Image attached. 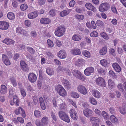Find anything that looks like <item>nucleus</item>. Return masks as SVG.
<instances>
[{
  "label": "nucleus",
  "instance_id": "1",
  "mask_svg": "<svg viewBox=\"0 0 126 126\" xmlns=\"http://www.w3.org/2000/svg\"><path fill=\"white\" fill-rule=\"evenodd\" d=\"M66 31V28L63 25H59L56 28L54 32L55 35L58 37L63 36Z\"/></svg>",
  "mask_w": 126,
  "mask_h": 126
},
{
  "label": "nucleus",
  "instance_id": "2",
  "mask_svg": "<svg viewBox=\"0 0 126 126\" xmlns=\"http://www.w3.org/2000/svg\"><path fill=\"white\" fill-rule=\"evenodd\" d=\"M48 119L47 117L44 116L41 120V122L38 120L35 121V124L37 126H47V125Z\"/></svg>",
  "mask_w": 126,
  "mask_h": 126
},
{
  "label": "nucleus",
  "instance_id": "3",
  "mask_svg": "<svg viewBox=\"0 0 126 126\" xmlns=\"http://www.w3.org/2000/svg\"><path fill=\"white\" fill-rule=\"evenodd\" d=\"M58 115L60 118L64 121L67 123H69L70 122V120L68 114L65 112L60 111L59 112Z\"/></svg>",
  "mask_w": 126,
  "mask_h": 126
},
{
  "label": "nucleus",
  "instance_id": "4",
  "mask_svg": "<svg viewBox=\"0 0 126 126\" xmlns=\"http://www.w3.org/2000/svg\"><path fill=\"white\" fill-rule=\"evenodd\" d=\"M55 90L60 95L63 97L66 96V91L62 86L58 85L56 87Z\"/></svg>",
  "mask_w": 126,
  "mask_h": 126
},
{
  "label": "nucleus",
  "instance_id": "5",
  "mask_svg": "<svg viewBox=\"0 0 126 126\" xmlns=\"http://www.w3.org/2000/svg\"><path fill=\"white\" fill-rule=\"evenodd\" d=\"M72 73L74 77L80 80L84 81L86 79V77L79 70L76 69L73 70Z\"/></svg>",
  "mask_w": 126,
  "mask_h": 126
},
{
  "label": "nucleus",
  "instance_id": "6",
  "mask_svg": "<svg viewBox=\"0 0 126 126\" xmlns=\"http://www.w3.org/2000/svg\"><path fill=\"white\" fill-rule=\"evenodd\" d=\"M110 6L109 3L105 2L101 4L99 8V10L100 12H105L108 10L110 8Z\"/></svg>",
  "mask_w": 126,
  "mask_h": 126
},
{
  "label": "nucleus",
  "instance_id": "7",
  "mask_svg": "<svg viewBox=\"0 0 126 126\" xmlns=\"http://www.w3.org/2000/svg\"><path fill=\"white\" fill-rule=\"evenodd\" d=\"M15 113L16 115L21 114V116L23 118L26 117L25 112L24 109L20 107H18L15 110Z\"/></svg>",
  "mask_w": 126,
  "mask_h": 126
},
{
  "label": "nucleus",
  "instance_id": "8",
  "mask_svg": "<svg viewBox=\"0 0 126 126\" xmlns=\"http://www.w3.org/2000/svg\"><path fill=\"white\" fill-rule=\"evenodd\" d=\"M78 91L81 94L83 95H86L88 93V90L87 88L84 85H79L77 87Z\"/></svg>",
  "mask_w": 126,
  "mask_h": 126
},
{
  "label": "nucleus",
  "instance_id": "9",
  "mask_svg": "<svg viewBox=\"0 0 126 126\" xmlns=\"http://www.w3.org/2000/svg\"><path fill=\"white\" fill-rule=\"evenodd\" d=\"M96 84L99 86L105 87L106 84L105 80L101 77H99L97 78L95 80Z\"/></svg>",
  "mask_w": 126,
  "mask_h": 126
},
{
  "label": "nucleus",
  "instance_id": "10",
  "mask_svg": "<svg viewBox=\"0 0 126 126\" xmlns=\"http://www.w3.org/2000/svg\"><path fill=\"white\" fill-rule=\"evenodd\" d=\"M37 77L34 73H30L28 75V79L29 81L31 83H34L36 80Z\"/></svg>",
  "mask_w": 126,
  "mask_h": 126
},
{
  "label": "nucleus",
  "instance_id": "11",
  "mask_svg": "<svg viewBox=\"0 0 126 126\" xmlns=\"http://www.w3.org/2000/svg\"><path fill=\"white\" fill-rule=\"evenodd\" d=\"M94 71V68L92 67H87L84 70V74L86 76H89L91 75Z\"/></svg>",
  "mask_w": 126,
  "mask_h": 126
},
{
  "label": "nucleus",
  "instance_id": "12",
  "mask_svg": "<svg viewBox=\"0 0 126 126\" xmlns=\"http://www.w3.org/2000/svg\"><path fill=\"white\" fill-rule=\"evenodd\" d=\"M10 103L11 105H13L15 104L17 106H18L19 104V101L18 97L16 96H14L13 100L10 101Z\"/></svg>",
  "mask_w": 126,
  "mask_h": 126
},
{
  "label": "nucleus",
  "instance_id": "13",
  "mask_svg": "<svg viewBox=\"0 0 126 126\" xmlns=\"http://www.w3.org/2000/svg\"><path fill=\"white\" fill-rule=\"evenodd\" d=\"M70 116L74 120H76L78 118V116L77 112L73 109H71L70 110Z\"/></svg>",
  "mask_w": 126,
  "mask_h": 126
},
{
  "label": "nucleus",
  "instance_id": "14",
  "mask_svg": "<svg viewBox=\"0 0 126 126\" xmlns=\"http://www.w3.org/2000/svg\"><path fill=\"white\" fill-rule=\"evenodd\" d=\"M2 60L6 65H9L11 64L10 60L6 55L4 54L2 55Z\"/></svg>",
  "mask_w": 126,
  "mask_h": 126
},
{
  "label": "nucleus",
  "instance_id": "15",
  "mask_svg": "<svg viewBox=\"0 0 126 126\" xmlns=\"http://www.w3.org/2000/svg\"><path fill=\"white\" fill-rule=\"evenodd\" d=\"M21 67L24 71L28 72L29 70V67L26 63L23 61H21L20 62Z\"/></svg>",
  "mask_w": 126,
  "mask_h": 126
},
{
  "label": "nucleus",
  "instance_id": "16",
  "mask_svg": "<svg viewBox=\"0 0 126 126\" xmlns=\"http://www.w3.org/2000/svg\"><path fill=\"white\" fill-rule=\"evenodd\" d=\"M58 56L61 59L65 58L66 57V53L65 50H62L57 53Z\"/></svg>",
  "mask_w": 126,
  "mask_h": 126
},
{
  "label": "nucleus",
  "instance_id": "17",
  "mask_svg": "<svg viewBox=\"0 0 126 126\" xmlns=\"http://www.w3.org/2000/svg\"><path fill=\"white\" fill-rule=\"evenodd\" d=\"M2 42L7 45H11L14 44L15 41L11 39L6 38L2 41Z\"/></svg>",
  "mask_w": 126,
  "mask_h": 126
},
{
  "label": "nucleus",
  "instance_id": "18",
  "mask_svg": "<svg viewBox=\"0 0 126 126\" xmlns=\"http://www.w3.org/2000/svg\"><path fill=\"white\" fill-rule=\"evenodd\" d=\"M83 113L84 115L86 117H89L92 115L93 112L90 109H87L83 110Z\"/></svg>",
  "mask_w": 126,
  "mask_h": 126
},
{
  "label": "nucleus",
  "instance_id": "19",
  "mask_svg": "<svg viewBox=\"0 0 126 126\" xmlns=\"http://www.w3.org/2000/svg\"><path fill=\"white\" fill-rule=\"evenodd\" d=\"M86 8L88 9L95 12L97 11V9L91 3H87L85 4Z\"/></svg>",
  "mask_w": 126,
  "mask_h": 126
},
{
  "label": "nucleus",
  "instance_id": "20",
  "mask_svg": "<svg viewBox=\"0 0 126 126\" xmlns=\"http://www.w3.org/2000/svg\"><path fill=\"white\" fill-rule=\"evenodd\" d=\"M62 83L64 87L67 89L69 90L71 88V84L68 80L63 79L62 80Z\"/></svg>",
  "mask_w": 126,
  "mask_h": 126
},
{
  "label": "nucleus",
  "instance_id": "21",
  "mask_svg": "<svg viewBox=\"0 0 126 126\" xmlns=\"http://www.w3.org/2000/svg\"><path fill=\"white\" fill-rule=\"evenodd\" d=\"M38 15V14L37 12L34 11L29 13L28 15V17L29 19H32L37 17Z\"/></svg>",
  "mask_w": 126,
  "mask_h": 126
},
{
  "label": "nucleus",
  "instance_id": "22",
  "mask_svg": "<svg viewBox=\"0 0 126 126\" xmlns=\"http://www.w3.org/2000/svg\"><path fill=\"white\" fill-rule=\"evenodd\" d=\"M40 22L42 24H47L50 23L51 20L50 19L48 18H42L41 19Z\"/></svg>",
  "mask_w": 126,
  "mask_h": 126
},
{
  "label": "nucleus",
  "instance_id": "23",
  "mask_svg": "<svg viewBox=\"0 0 126 126\" xmlns=\"http://www.w3.org/2000/svg\"><path fill=\"white\" fill-rule=\"evenodd\" d=\"M112 66L113 68L117 72L119 73L121 71V68L118 63H114L112 64Z\"/></svg>",
  "mask_w": 126,
  "mask_h": 126
},
{
  "label": "nucleus",
  "instance_id": "24",
  "mask_svg": "<svg viewBox=\"0 0 126 126\" xmlns=\"http://www.w3.org/2000/svg\"><path fill=\"white\" fill-rule=\"evenodd\" d=\"M39 101L42 109L43 110H45L46 108V106L42 97H40Z\"/></svg>",
  "mask_w": 126,
  "mask_h": 126
},
{
  "label": "nucleus",
  "instance_id": "25",
  "mask_svg": "<svg viewBox=\"0 0 126 126\" xmlns=\"http://www.w3.org/2000/svg\"><path fill=\"white\" fill-rule=\"evenodd\" d=\"M7 88L4 85L2 84L1 85L0 89V92L2 94H4L7 93Z\"/></svg>",
  "mask_w": 126,
  "mask_h": 126
},
{
  "label": "nucleus",
  "instance_id": "26",
  "mask_svg": "<svg viewBox=\"0 0 126 126\" xmlns=\"http://www.w3.org/2000/svg\"><path fill=\"white\" fill-rule=\"evenodd\" d=\"M82 39L81 36L78 34H74L73 36L72 39L73 40L77 41L81 40Z\"/></svg>",
  "mask_w": 126,
  "mask_h": 126
},
{
  "label": "nucleus",
  "instance_id": "27",
  "mask_svg": "<svg viewBox=\"0 0 126 126\" xmlns=\"http://www.w3.org/2000/svg\"><path fill=\"white\" fill-rule=\"evenodd\" d=\"M101 64L103 66L106 67L109 66L110 63L107 61V60L106 59L101 60L100 61Z\"/></svg>",
  "mask_w": 126,
  "mask_h": 126
},
{
  "label": "nucleus",
  "instance_id": "28",
  "mask_svg": "<svg viewBox=\"0 0 126 126\" xmlns=\"http://www.w3.org/2000/svg\"><path fill=\"white\" fill-rule=\"evenodd\" d=\"M70 52L71 54L75 55H79L81 54L80 50L77 48L71 49Z\"/></svg>",
  "mask_w": 126,
  "mask_h": 126
},
{
  "label": "nucleus",
  "instance_id": "29",
  "mask_svg": "<svg viewBox=\"0 0 126 126\" xmlns=\"http://www.w3.org/2000/svg\"><path fill=\"white\" fill-rule=\"evenodd\" d=\"M93 94L95 97L99 98L101 97V94L97 90H93L92 91Z\"/></svg>",
  "mask_w": 126,
  "mask_h": 126
},
{
  "label": "nucleus",
  "instance_id": "30",
  "mask_svg": "<svg viewBox=\"0 0 126 126\" xmlns=\"http://www.w3.org/2000/svg\"><path fill=\"white\" fill-rule=\"evenodd\" d=\"M108 84L109 87L112 89L115 86V82L111 79H109L108 81Z\"/></svg>",
  "mask_w": 126,
  "mask_h": 126
},
{
  "label": "nucleus",
  "instance_id": "31",
  "mask_svg": "<svg viewBox=\"0 0 126 126\" xmlns=\"http://www.w3.org/2000/svg\"><path fill=\"white\" fill-rule=\"evenodd\" d=\"M107 47L105 46L103 47L99 51L100 54L101 55H105L107 52Z\"/></svg>",
  "mask_w": 126,
  "mask_h": 126
},
{
  "label": "nucleus",
  "instance_id": "32",
  "mask_svg": "<svg viewBox=\"0 0 126 126\" xmlns=\"http://www.w3.org/2000/svg\"><path fill=\"white\" fill-rule=\"evenodd\" d=\"M90 121L91 123L93 124H96L99 121V119L97 117H92L90 118Z\"/></svg>",
  "mask_w": 126,
  "mask_h": 126
},
{
  "label": "nucleus",
  "instance_id": "33",
  "mask_svg": "<svg viewBox=\"0 0 126 126\" xmlns=\"http://www.w3.org/2000/svg\"><path fill=\"white\" fill-rule=\"evenodd\" d=\"M9 23L6 21H3L2 24V30H6L8 28Z\"/></svg>",
  "mask_w": 126,
  "mask_h": 126
},
{
  "label": "nucleus",
  "instance_id": "34",
  "mask_svg": "<svg viewBox=\"0 0 126 126\" xmlns=\"http://www.w3.org/2000/svg\"><path fill=\"white\" fill-rule=\"evenodd\" d=\"M8 18L10 20H12L15 18V15L12 12H9L7 14Z\"/></svg>",
  "mask_w": 126,
  "mask_h": 126
},
{
  "label": "nucleus",
  "instance_id": "35",
  "mask_svg": "<svg viewBox=\"0 0 126 126\" xmlns=\"http://www.w3.org/2000/svg\"><path fill=\"white\" fill-rule=\"evenodd\" d=\"M34 115L36 118H39L41 117V112L40 111L38 110H36L34 111Z\"/></svg>",
  "mask_w": 126,
  "mask_h": 126
},
{
  "label": "nucleus",
  "instance_id": "36",
  "mask_svg": "<svg viewBox=\"0 0 126 126\" xmlns=\"http://www.w3.org/2000/svg\"><path fill=\"white\" fill-rule=\"evenodd\" d=\"M10 80L14 87H16L17 86V83L16 79L13 77L10 78Z\"/></svg>",
  "mask_w": 126,
  "mask_h": 126
},
{
  "label": "nucleus",
  "instance_id": "37",
  "mask_svg": "<svg viewBox=\"0 0 126 126\" xmlns=\"http://www.w3.org/2000/svg\"><path fill=\"white\" fill-rule=\"evenodd\" d=\"M89 102L92 104L96 105L97 104V102L94 98L93 97H90L89 100Z\"/></svg>",
  "mask_w": 126,
  "mask_h": 126
},
{
  "label": "nucleus",
  "instance_id": "38",
  "mask_svg": "<svg viewBox=\"0 0 126 126\" xmlns=\"http://www.w3.org/2000/svg\"><path fill=\"white\" fill-rule=\"evenodd\" d=\"M110 119L111 121L113 123H117L118 120L117 118L114 115H111L110 117Z\"/></svg>",
  "mask_w": 126,
  "mask_h": 126
},
{
  "label": "nucleus",
  "instance_id": "39",
  "mask_svg": "<svg viewBox=\"0 0 126 126\" xmlns=\"http://www.w3.org/2000/svg\"><path fill=\"white\" fill-rule=\"evenodd\" d=\"M109 74L110 76L113 79H115L117 77V75L112 70L110 71H109Z\"/></svg>",
  "mask_w": 126,
  "mask_h": 126
},
{
  "label": "nucleus",
  "instance_id": "40",
  "mask_svg": "<svg viewBox=\"0 0 126 126\" xmlns=\"http://www.w3.org/2000/svg\"><path fill=\"white\" fill-rule=\"evenodd\" d=\"M59 108L60 110H64L66 108V105L64 102L60 104L59 105Z\"/></svg>",
  "mask_w": 126,
  "mask_h": 126
},
{
  "label": "nucleus",
  "instance_id": "41",
  "mask_svg": "<svg viewBox=\"0 0 126 126\" xmlns=\"http://www.w3.org/2000/svg\"><path fill=\"white\" fill-rule=\"evenodd\" d=\"M82 55L87 58H89L91 56L90 53L88 51L85 50L82 52Z\"/></svg>",
  "mask_w": 126,
  "mask_h": 126
},
{
  "label": "nucleus",
  "instance_id": "42",
  "mask_svg": "<svg viewBox=\"0 0 126 126\" xmlns=\"http://www.w3.org/2000/svg\"><path fill=\"white\" fill-rule=\"evenodd\" d=\"M71 96L73 97L77 98L79 97V95L77 93L73 91L71 92Z\"/></svg>",
  "mask_w": 126,
  "mask_h": 126
},
{
  "label": "nucleus",
  "instance_id": "43",
  "mask_svg": "<svg viewBox=\"0 0 126 126\" xmlns=\"http://www.w3.org/2000/svg\"><path fill=\"white\" fill-rule=\"evenodd\" d=\"M100 35L102 37L106 40H108L109 39L108 35L105 32H101L100 33Z\"/></svg>",
  "mask_w": 126,
  "mask_h": 126
},
{
  "label": "nucleus",
  "instance_id": "44",
  "mask_svg": "<svg viewBox=\"0 0 126 126\" xmlns=\"http://www.w3.org/2000/svg\"><path fill=\"white\" fill-rule=\"evenodd\" d=\"M102 116L106 120L107 119L109 118L108 114L106 112L104 111H103L102 113Z\"/></svg>",
  "mask_w": 126,
  "mask_h": 126
},
{
  "label": "nucleus",
  "instance_id": "45",
  "mask_svg": "<svg viewBox=\"0 0 126 126\" xmlns=\"http://www.w3.org/2000/svg\"><path fill=\"white\" fill-rule=\"evenodd\" d=\"M21 9L22 11L25 10L28 8V6L25 3L21 4L20 6Z\"/></svg>",
  "mask_w": 126,
  "mask_h": 126
},
{
  "label": "nucleus",
  "instance_id": "46",
  "mask_svg": "<svg viewBox=\"0 0 126 126\" xmlns=\"http://www.w3.org/2000/svg\"><path fill=\"white\" fill-rule=\"evenodd\" d=\"M69 12L66 10H64L60 13V16L62 17H63L68 15Z\"/></svg>",
  "mask_w": 126,
  "mask_h": 126
},
{
  "label": "nucleus",
  "instance_id": "47",
  "mask_svg": "<svg viewBox=\"0 0 126 126\" xmlns=\"http://www.w3.org/2000/svg\"><path fill=\"white\" fill-rule=\"evenodd\" d=\"M27 48L28 51L30 53L32 54H34L35 51L32 48L30 47H27Z\"/></svg>",
  "mask_w": 126,
  "mask_h": 126
},
{
  "label": "nucleus",
  "instance_id": "48",
  "mask_svg": "<svg viewBox=\"0 0 126 126\" xmlns=\"http://www.w3.org/2000/svg\"><path fill=\"white\" fill-rule=\"evenodd\" d=\"M16 32L19 34H22L24 32V30L22 28L18 27L16 29Z\"/></svg>",
  "mask_w": 126,
  "mask_h": 126
},
{
  "label": "nucleus",
  "instance_id": "49",
  "mask_svg": "<svg viewBox=\"0 0 126 126\" xmlns=\"http://www.w3.org/2000/svg\"><path fill=\"white\" fill-rule=\"evenodd\" d=\"M48 46V47H53L54 44L53 42L49 39L47 40Z\"/></svg>",
  "mask_w": 126,
  "mask_h": 126
},
{
  "label": "nucleus",
  "instance_id": "50",
  "mask_svg": "<svg viewBox=\"0 0 126 126\" xmlns=\"http://www.w3.org/2000/svg\"><path fill=\"white\" fill-rule=\"evenodd\" d=\"M75 17L79 20H81L83 19L84 16L83 15H76L75 16Z\"/></svg>",
  "mask_w": 126,
  "mask_h": 126
},
{
  "label": "nucleus",
  "instance_id": "51",
  "mask_svg": "<svg viewBox=\"0 0 126 126\" xmlns=\"http://www.w3.org/2000/svg\"><path fill=\"white\" fill-rule=\"evenodd\" d=\"M98 36V33L95 31H93L90 34V36L92 37H97Z\"/></svg>",
  "mask_w": 126,
  "mask_h": 126
},
{
  "label": "nucleus",
  "instance_id": "52",
  "mask_svg": "<svg viewBox=\"0 0 126 126\" xmlns=\"http://www.w3.org/2000/svg\"><path fill=\"white\" fill-rule=\"evenodd\" d=\"M50 114L53 120L55 121H56L57 120V118L55 113L52 111L51 112Z\"/></svg>",
  "mask_w": 126,
  "mask_h": 126
},
{
  "label": "nucleus",
  "instance_id": "53",
  "mask_svg": "<svg viewBox=\"0 0 126 126\" xmlns=\"http://www.w3.org/2000/svg\"><path fill=\"white\" fill-rule=\"evenodd\" d=\"M111 9L112 12L115 14L117 13V12L115 5H113L111 6Z\"/></svg>",
  "mask_w": 126,
  "mask_h": 126
},
{
  "label": "nucleus",
  "instance_id": "54",
  "mask_svg": "<svg viewBox=\"0 0 126 126\" xmlns=\"http://www.w3.org/2000/svg\"><path fill=\"white\" fill-rule=\"evenodd\" d=\"M52 103L53 107L56 108L57 106V103L56 102V99L54 97L52 100Z\"/></svg>",
  "mask_w": 126,
  "mask_h": 126
},
{
  "label": "nucleus",
  "instance_id": "55",
  "mask_svg": "<svg viewBox=\"0 0 126 126\" xmlns=\"http://www.w3.org/2000/svg\"><path fill=\"white\" fill-rule=\"evenodd\" d=\"M51 16H53L55 15V10L54 9L50 10L48 13Z\"/></svg>",
  "mask_w": 126,
  "mask_h": 126
},
{
  "label": "nucleus",
  "instance_id": "56",
  "mask_svg": "<svg viewBox=\"0 0 126 126\" xmlns=\"http://www.w3.org/2000/svg\"><path fill=\"white\" fill-rule=\"evenodd\" d=\"M46 71L47 73L49 75H52L53 74V71L50 68L47 69Z\"/></svg>",
  "mask_w": 126,
  "mask_h": 126
},
{
  "label": "nucleus",
  "instance_id": "57",
  "mask_svg": "<svg viewBox=\"0 0 126 126\" xmlns=\"http://www.w3.org/2000/svg\"><path fill=\"white\" fill-rule=\"evenodd\" d=\"M97 71L98 73L100 74H102L104 72V69L101 67H99L97 69Z\"/></svg>",
  "mask_w": 126,
  "mask_h": 126
},
{
  "label": "nucleus",
  "instance_id": "58",
  "mask_svg": "<svg viewBox=\"0 0 126 126\" xmlns=\"http://www.w3.org/2000/svg\"><path fill=\"white\" fill-rule=\"evenodd\" d=\"M109 111L110 113L113 115L116 112L115 109L113 107H111L110 108Z\"/></svg>",
  "mask_w": 126,
  "mask_h": 126
},
{
  "label": "nucleus",
  "instance_id": "59",
  "mask_svg": "<svg viewBox=\"0 0 126 126\" xmlns=\"http://www.w3.org/2000/svg\"><path fill=\"white\" fill-rule=\"evenodd\" d=\"M46 1V0H38V4L40 6L44 5Z\"/></svg>",
  "mask_w": 126,
  "mask_h": 126
},
{
  "label": "nucleus",
  "instance_id": "60",
  "mask_svg": "<svg viewBox=\"0 0 126 126\" xmlns=\"http://www.w3.org/2000/svg\"><path fill=\"white\" fill-rule=\"evenodd\" d=\"M96 24L98 26H101L103 25L104 23L103 22L100 20H97L96 22Z\"/></svg>",
  "mask_w": 126,
  "mask_h": 126
},
{
  "label": "nucleus",
  "instance_id": "61",
  "mask_svg": "<svg viewBox=\"0 0 126 126\" xmlns=\"http://www.w3.org/2000/svg\"><path fill=\"white\" fill-rule=\"evenodd\" d=\"M31 24V21L28 20H26L25 21V24L26 26L29 27L30 26Z\"/></svg>",
  "mask_w": 126,
  "mask_h": 126
},
{
  "label": "nucleus",
  "instance_id": "62",
  "mask_svg": "<svg viewBox=\"0 0 126 126\" xmlns=\"http://www.w3.org/2000/svg\"><path fill=\"white\" fill-rule=\"evenodd\" d=\"M120 112L122 114L124 115L126 113L125 109L123 107H120Z\"/></svg>",
  "mask_w": 126,
  "mask_h": 126
},
{
  "label": "nucleus",
  "instance_id": "63",
  "mask_svg": "<svg viewBox=\"0 0 126 126\" xmlns=\"http://www.w3.org/2000/svg\"><path fill=\"white\" fill-rule=\"evenodd\" d=\"M94 112L97 115L100 116L101 114V112L100 110L97 109H96L94 110Z\"/></svg>",
  "mask_w": 126,
  "mask_h": 126
},
{
  "label": "nucleus",
  "instance_id": "64",
  "mask_svg": "<svg viewBox=\"0 0 126 126\" xmlns=\"http://www.w3.org/2000/svg\"><path fill=\"white\" fill-rule=\"evenodd\" d=\"M17 119L18 121L20 123L23 124L24 123V120L22 118L18 117L17 118Z\"/></svg>",
  "mask_w": 126,
  "mask_h": 126
}]
</instances>
